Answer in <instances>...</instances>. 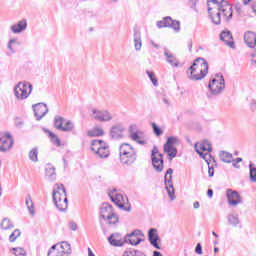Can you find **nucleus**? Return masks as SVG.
<instances>
[{"label":"nucleus","instance_id":"10","mask_svg":"<svg viewBox=\"0 0 256 256\" xmlns=\"http://www.w3.org/2000/svg\"><path fill=\"white\" fill-rule=\"evenodd\" d=\"M158 29L167 28L173 29L176 33L181 31V22L179 20H173L171 16H166L162 20L157 21L156 23Z\"/></svg>","mask_w":256,"mask_h":256},{"label":"nucleus","instance_id":"55","mask_svg":"<svg viewBox=\"0 0 256 256\" xmlns=\"http://www.w3.org/2000/svg\"><path fill=\"white\" fill-rule=\"evenodd\" d=\"M69 228L71 229V231H77V223L75 222H70L69 223Z\"/></svg>","mask_w":256,"mask_h":256},{"label":"nucleus","instance_id":"57","mask_svg":"<svg viewBox=\"0 0 256 256\" xmlns=\"http://www.w3.org/2000/svg\"><path fill=\"white\" fill-rule=\"evenodd\" d=\"M188 49H189V52L191 53V51H193V40H188Z\"/></svg>","mask_w":256,"mask_h":256},{"label":"nucleus","instance_id":"27","mask_svg":"<svg viewBox=\"0 0 256 256\" xmlns=\"http://www.w3.org/2000/svg\"><path fill=\"white\" fill-rule=\"evenodd\" d=\"M43 131L48 134L49 139L53 145H55L56 147H61V139H59L55 133L51 132V130L46 128H44Z\"/></svg>","mask_w":256,"mask_h":256},{"label":"nucleus","instance_id":"58","mask_svg":"<svg viewBox=\"0 0 256 256\" xmlns=\"http://www.w3.org/2000/svg\"><path fill=\"white\" fill-rule=\"evenodd\" d=\"M250 107L252 111H256V100H252Z\"/></svg>","mask_w":256,"mask_h":256},{"label":"nucleus","instance_id":"18","mask_svg":"<svg viewBox=\"0 0 256 256\" xmlns=\"http://www.w3.org/2000/svg\"><path fill=\"white\" fill-rule=\"evenodd\" d=\"M148 241L150 242V245H152V247H154L155 249H161V246L159 245V234H157L156 228L149 229Z\"/></svg>","mask_w":256,"mask_h":256},{"label":"nucleus","instance_id":"22","mask_svg":"<svg viewBox=\"0 0 256 256\" xmlns=\"http://www.w3.org/2000/svg\"><path fill=\"white\" fill-rule=\"evenodd\" d=\"M12 33L14 34H19V33H23V31H25V29H27V20L26 19H22L20 21L17 22V24H14L10 27Z\"/></svg>","mask_w":256,"mask_h":256},{"label":"nucleus","instance_id":"62","mask_svg":"<svg viewBox=\"0 0 256 256\" xmlns=\"http://www.w3.org/2000/svg\"><path fill=\"white\" fill-rule=\"evenodd\" d=\"M153 256H163V254H161L159 251H154Z\"/></svg>","mask_w":256,"mask_h":256},{"label":"nucleus","instance_id":"49","mask_svg":"<svg viewBox=\"0 0 256 256\" xmlns=\"http://www.w3.org/2000/svg\"><path fill=\"white\" fill-rule=\"evenodd\" d=\"M159 155H162L159 153V148L157 146H153L152 152H151V159H157L159 158Z\"/></svg>","mask_w":256,"mask_h":256},{"label":"nucleus","instance_id":"33","mask_svg":"<svg viewBox=\"0 0 256 256\" xmlns=\"http://www.w3.org/2000/svg\"><path fill=\"white\" fill-rule=\"evenodd\" d=\"M122 256H147V254L141 250L128 249L124 251Z\"/></svg>","mask_w":256,"mask_h":256},{"label":"nucleus","instance_id":"46","mask_svg":"<svg viewBox=\"0 0 256 256\" xmlns=\"http://www.w3.org/2000/svg\"><path fill=\"white\" fill-rule=\"evenodd\" d=\"M100 119H101V122H107V121H111V119H113V116L109 111L102 110V118Z\"/></svg>","mask_w":256,"mask_h":256},{"label":"nucleus","instance_id":"12","mask_svg":"<svg viewBox=\"0 0 256 256\" xmlns=\"http://www.w3.org/2000/svg\"><path fill=\"white\" fill-rule=\"evenodd\" d=\"M13 136L11 133L7 132L5 134H0V152L7 153L13 147Z\"/></svg>","mask_w":256,"mask_h":256},{"label":"nucleus","instance_id":"32","mask_svg":"<svg viewBox=\"0 0 256 256\" xmlns=\"http://www.w3.org/2000/svg\"><path fill=\"white\" fill-rule=\"evenodd\" d=\"M129 132L132 141H137V139H141V137L139 136V130L137 129V125L132 124L129 127Z\"/></svg>","mask_w":256,"mask_h":256},{"label":"nucleus","instance_id":"51","mask_svg":"<svg viewBox=\"0 0 256 256\" xmlns=\"http://www.w3.org/2000/svg\"><path fill=\"white\" fill-rule=\"evenodd\" d=\"M215 167H217V165L215 164H209L208 165V175L209 177H214L215 176Z\"/></svg>","mask_w":256,"mask_h":256},{"label":"nucleus","instance_id":"42","mask_svg":"<svg viewBox=\"0 0 256 256\" xmlns=\"http://www.w3.org/2000/svg\"><path fill=\"white\" fill-rule=\"evenodd\" d=\"M201 151H208V153H211L213 151V147L211 146V143L209 141L205 140L200 144Z\"/></svg>","mask_w":256,"mask_h":256},{"label":"nucleus","instance_id":"5","mask_svg":"<svg viewBox=\"0 0 256 256\" xmlns=\"http://www.w3.org/2000/svg\"><path fill=\"white\" fill-rule=\"evenodd\" d=\"M100 219L107 221L108 225H117L119 216L113 212V206L104 202L100 208Z\"/></svg>","mask_w":256,"mask_h":256},{"label":"nucleus","instance_id":"61","mask_svg":"<svg viewBox=\"0 0 256 256\" xmlns=\"http://www.w3.org/2000/svg\"><path fill=\"white\" fill-rule=\"evenodd\" d=\"M136 141V143H138L139 145H145V140H140L139 138L137 140H134Z\"/></svg>","mask_w":256,"mask_h":256},{"label":"nucleus","instance_id":"60","mask_svg":"<svg viewBox=\"0 0 256 256\" xmlns=\"http://www.w3.org/2000/svg\"><path fill=\"white\" fill-rule=\"evenodd\" d=\"M193 207L195 209H199V207H201V204L199 203V201H196V202L193 203Z\"/></svg>","mask_w":256,"mask_h":256},{"label":"nucleus","instance_id":"16","mask_svg":"<svg viewBox=\"0 0 256 256\" xmlns=\"http://www.w3.org/2000/svg\"><path fill=\"white\" fill-rule=\"evenodd\" d=\"M226 197L228 199L229 205H232V207H237V205L243 203L239 192L233 191L232 189L227 190Z\"/></svg>","mask_w":256,"mask_h":256},{"label":"nucleus","instance_id":"36","mask_svg":"<svg viewBox=\"0 0 256 256\" xmlns=\"http://www.w3.org/2000/svg\"><path fill=\"white\" fill-rule=\"evenodd\" d=\"M65 123V118L61 116H56L54 119V127L58 129V131H61L63 129V125Z\"/></svg>","mask_w":256,"mask_h":256},{"label":"nucleus","instance_id":"26","mask_svg":"<svg viewBox=\"0 0 256 256\" xmlns=\"http://www.w3.org/2000/svg\"><path fill=\"white\" fill-rule=\"evenodd\" d=\"M164 153L167 154L168 159L170 161H173V159H175V157H177V148L175 146L164 145Z\"/></svg>","mask_w":256,"mask_h":256},{"label":"nucleus","instance_id":"41","mask_svg":"<svg viewBox=\"0 0 256 256\" xmlns=\"http://www.w3.org/2000/svg\"><path fill=\"white\" fill-rule=\"evenodd\" d=\"M228 222L230 223V225H233V227H237L240 223L239 221V216L238 215H229L228 216Z\"/></svg>","mask_w":256,"mask_h":256},{"label":"nucleus","instance_id":"35","mask_svg":"<svg viewBox=\"0 0 256 256\" xmlns=\"http://www.w3.org/2000/svg\"><path fill=\"white\" fill-rule=\"evenodd\" d=\"M28 157L33 163H37V161H39V150L37 148H33L29 152Z\"/></svg>","mask_w":256,"mask_h":256},{"label":"nucleus","instance_id":"8","mask_svg":"<svg viewBox=\"0 0 256 256\" xmlns=\"http://www.w3.org/2000/svg\"><path fill=\"white\" fill-rule=\"evenodd\" d=\"M71 244L68 242H61V244H54L48 251V256H68L71 255Z\"/></svg>","mask_w":256,"mask_h":256},{"label":"nucleus","instance_id":"11","mask_svg":"<svg viewBox=\"0 0 256 256\" xmlns=\"http://www.w3.org/2000/svg\"><path fill=\"white\" fill-rule=\"evenodd\" d=\"M164 185H166V191L170 201H175V187L173 186V168H168L164 175Z\"/></svg>","mask_w":256,"mask_h":256},{"label":"nucleus","instance_id":"39","mask_svg":"<svg viewBox=\"0 0 256 256\" xmlns=\"http://www.w3.org/2000/svg\"><path fill=\"white\" fill-rule=\"evenodd\" d=\"M249 171H250V181L252 183H256V166L253 164V162H250L249 164Z\"/></svg>","mask_w":256,"mask_h":256},{"label":"nucleus","instance_id":"50","mask_svg":"<svg viewBox=\"0 0 256 256\" xmlns=\"http://www.w3.org/2000/svg\"><path fill=\"white\" fill-rule=\"evenodd\" d=\"M242 161H243V158L233 159L232 166L234 167V169H241V165H239V163H241Z\"/></svg>","mask_w":256,"mask_h":256},{"label":"nucleus","instance_id":"43","mask_svg":"<svg viewBox=\"0 0 256 256\" xmlns=\"http://www.w3.org/2000/svg\"><path fill=\"white\" fill-rule=\"evenodd\" d=\"M21 237V230L15 229L12 234L9 236L10 243H15L17 241V238Z\"/></svg>","mask_w":256,"mask_h":256},{"label":"nucleus","instance_id":"53","mask_svg":"<svg viewBox=\"0 0 256 256\" xmlns=\"http://www.w3.org/2000/svg\"><path fill=\"white\" fill-rule=\"evenodd\" d=\"M195 253H197V255H203V246H201V243L196 245Z\"/></svg>","mask_w":256,"mask_h":256},{"label":"nucleus","instance_id":"54","mask_svg":"<svg viewBox=\"0 0 256 256\" xmlns=\"http://www.w3.org/2000/svg\"><path fill=\"white\" fill-rule=\"evenodd\" d=\"M235 9L238 15H241V13L243 12V6H241V3L239 2L235 4Z\"/></svg>","mask_w":256,"mask_h":256},{"label":"nucleus","instance_id":"34","mask_svg":"<svg viewBox=\"0 0 256 256\" xmlns=\"http://www.w3.org/2000/svg\"><path fill=\"white\" fill-rule=\"evenodd\" d=\"M26 207L30 213V215H35V205L33 204V199H31V196L28 195L26 197Z\"/></svg>","mask_w":256,"mask_h":256},{"label":"nucleus","instance_id":"9","mask_svg":"<svg viewBox=\"0 0 256 256\" xmlns=\"http://www.w3.org/2000/svg\"><path fill=\"white\" fill-rule=\"evenodd\" d=\"M91 145V151L98 155L100 159H107L109 157V146L103 144V140H92Z\"/></svg>","mask_w":256,"mask_h":256},{"label":"nucleus","instance_id":"63","mask_svg":"<svg viewBox=\"0 0 256 256\" xmlns=\"http://www.w3.org/2000/svg\"><path fill=\"white\" fill-rule=\"evenodd\" d=\"M251 57H253L252 62L256 64V52L252 53Z\"/></svg>","mask_w":256,"mask_h":256},{"label":"nucleus","instance_id":"21","mask_svg":"<svg viewBox=\"0 0 256 256\" xmlns=\"http://www.w3.org/2000/svg\"><path fill=\"white\" fill-rule=\"evenodd\" d=\"M255 41H256V34L252 31H248L244 33V43H246L247 47L250 49H255Z\"/></svg>","mask_w":256,"mask_h":256},{"label":"nucleus","instance_id":"23","mask_svg":"<svg viewBox=\"0 0 256 256\" xmlns=\"http://www.w3.org/2000/svg\"><path fill=\"white\" fill-rule=\"evenodd\" d=\"M164 57H166V61L171 67H179V60L167 48L164 49Z\"/></svg>","mask_w":256,"mask_h":256},{"label":"nucleus","instance_id":"30","mask_svg":"<svg viewBox=\"0 0 256 256\" xmlns=\"http://www.w3.org/2000/svg\"><path fill=\"white\" fill-rule=\"evenodd\" d=\"M219 157L223 163H233V154L227 151H221Z\"/></svg>","mask_w":256,"mask_h":256},{"label":"nucleus","instance_id":"40","mask_svg":"<svg viewBox=\"0 0 256 256\" xmlns=\"http://www.w3.org/2000/svg\"><path fill=\"white\" fill-rule=\"evenodd\" d=\"M11 252L15 256H27V251H25V249L21 247L12 248Z\"/></svg>","mask_w":256,"mask_h":256},{"label":"nucleus","instance_id":"25","mask_svg":"<svg viewBox=\"0 0 256 256\" xmlns=\"http://www.w3.org/2000/svg\"><path fill=\"white\" fill-rule=\"evenodd\" d=\"M133 37L135 51H141V48L143 47V41L141 40V32L134 30Z\"/></svg>","mask_w":256,"mask_h":256},{"label":"nucleus","instance_id":"3","mask_svg":"<svg viewBox=\"0 0 256 256\" xmlns=\"http://www.w3.org/2000/svg\"><path fill=\"white\" fill-rule=\"evenodd\" d=\"M57 190H53L52 199L54 205H56L58 211L65 212L67 207H69V200L67 199V190L65 185L56 184Z\"/></svg>","mask_w":256,"mask_h":256},{"label":"nucleus","instance_id":"17","mask_svg":"<svg viewBox=\"0 0 256 256\" xmlns=\"http://www.w3.org/2000/svg\"><path fill=\"white\" fill-rule=\"evenodd\" d=\"M220 41H223L227 47L235 49V42L233 41V34L229 30H223L220 33Z\"/></svg>","mask_w":256,"mask_h":256},{"label":"nucleus","instance_id":"44","mask_svg":"<svg viewBox=\"0 0 256 256\" xmlns=\"http://www.w3.org/2000/svg\"><path fill=\"white\" fill-rule=\"evenodd\" d=\"M92 117L93 119H95L96 121H100L103 118V111H100L98 109H92Z\"/></svg>","mask_w":256,"mask_h":256},{"label":"nucleus","instance_id":"64","mask_svg":"<svg viewBox=\"0 0 256 256\" xmlns=\"http://www.w3.org/2000/svg\"><path fill=\"white\" fill-rule=\"evenodd\" d=\"M252 9L255 10L256 9V2L252 3Z\"/></svg>","mask_w":256,"mask_h":256},{"label":"nucleus","instance_id":"1","mask_svg":"<svg viewBox=\"0 0 256 256\" xmlns=\"http://www.w3.org/2000/svg\"><path fill=\"white\" fill-rule=\"evenodd\" d=\"M208 14L214 25H221V15L230 21L233 19V7L227 0H208Z\"/></svg>","mask_w":256,"mask_h":256},{"label":"nucleus","instance_id":"6","mask_svg":"<svg viewBox=\"0 0 256 256\" xmlns=\"http://www.w3.org/2000/svg\"><path fill=\"white\" fill-rule=\"evenodd\" d=\"M33 93V84L29 82H18L14 86V95L18 101H25Z\"/></svg>","mask_w":256,"mask_h":256},{"label":"nucleus","instance_id":"47","mask_svg":"<svg viewBox=\"0 0 256 256\" xmlns=\"http://www.w3.org/2000/svg\"><path fill=\"white\" fill-rule=\"evenodd\" d=\"M152 129L156 137H161V135H163V130L155 122H152Z\"/></svg>","mask_w":256,"mask_h":256},{"label":"nucleus","instance_id":"45","mask_svg":"<svg viewBox=\"0 0 256 256\" xmlns=\"http://www.w3.org/2000/svg\"><path fill=\"white\" fill-rule=\"evenodd\" d=\"M146 74L148 75L150 81L152 82V84L154 85V87H159V81L155 78V73L146 70Z\"/></svg>","mask_w":256,"mask_h":256},{"label":"nucleus","instance_id":"24","mask_svg":"<svg viewBox=\"0 0 256 256\" xmlns=\"http://www.w3.org/2000/svg\"><path fill=\"white\" fill-rule=\"evenodd\" d=\"M108 241L112 247H123L125 245V241L121 240V235L118 233L111 234L108 237Z\"/></svg>","mask_w":256,"mask_h":256},{"label":"nucleus","instance_id":"31","mask_svg":"<svg viewBox=\"0 0 256 256\" xmlns=\"http://www.w3.org/2000/svg\"><path fill=\"white\" fill-rule=\"evenodd\" d=\"M46 177L49 179V181H55L57 179V172L55 170V167L49 166L45 169Z\"/></svg>","mask_w":256,"mask_h":256},{"label":"nucleus","instance_id":"52","mask_svg":"<svg viewBox=\"0 0 256 256\" xmlns=\"http://www.w3.org/2000/svg\"><path fill=\"white\" fill-rule=\"evenodd\" d=\"M17 43L16 39H10L8 42V49L11 51V53L15 54V49H13V44Z\"/></svg>","mask_w":256,"mask_h":256},{"label":"nucleus","instance_id":"2","mask_svg":"<svg viewBox=\"0 0 256 256\" xmlns=\"http://www.w3.org/2000/svg\"><path fill=\"white\" fill-rule=\"evenodd\" d=\"M189 71L187 74L191 81H201V79H205L207 73H209V63L205 58L198 57L189 67Z\"/></svg>","mask_w":256,"mask_h":256},{"label":"nucleus","instance_id":"7","mask_svg":"<svg viewBox=\"0 0 256 256\" xmlns=\"http://www.w3.org/2000/svg\"><path fill=\"white\" fill-rule=\"evenodd\" d=\"M215 77L210 79L208 89L212 95H221L225 89V77L222 73H217Z\"/></svg>","mask_w":256,"mask_h":256},{"label":"nucleus","instance_id":"29","mask_svg":"<svg viewBox=\"0 0 256 256\" xmlns=\"http://www.w3.org/2000/svg\"><path fill=\"white\" fill-rule=\"evenodd\" d=\"M87 135L88 137H103V135H105V131L103 128L94 127L87 131Z\"/></svg>","mask_w":256,"mask_h":256},{"label":"nucleus","instance_id":"37","mask_svg":"<svg viewBox=\"0 0 256 256\" xmlns=\"http://www.w3.org/2000/svg\"><path fill=\"white\" fill-rule=\"evenodd\" d=\"M74 127H75V124H73V122L65 119V122L62 126L61 131H64L65 133H69L70 131H73Z\"/></svg>","mask_w":256,"mask_h":256},{"label":"nucleus","instance_id":"15","mask_svg":"<svg viewBox=\"0 0 256 256\" xmlns=\"http://www.w3.org/2000/svg\"><path fill=\"white\" fill-rule=\"evenodd\" d=\"M110 199L116 207H119V209L128 212L131 211V206H125V199H127V197L123 196V194L117 193L115 195L110 196Z\"/></svg>","mask_w":256,"mask_h":256},{"label":"nucleus","instance_id":"38","mask_svg":"<svg viewBox=\"0 0 256 256\" xmlns=\"http://www.w3.org/2000/svg\"><path fill=\"white\" fill-rule=\"evenodd\" d=\"M15 226L13 225V222L9 218H4L1 223V229H4V231H7L9 229H13Z\"/></svg>","mask_w":256,"mask_h":256},{"label":"nucleus","instance_id":"19","mask_svg":"<svg viewBox=\"0 0 256 256\" xmlns=\"http://www.w3.org/2000/svg\"><path fill=\"white\" fill-rule=\"evenodd\" d=\"M151 161L156 173H163V169H165V160L163 159V154H158V158H151Z\"/></svg>","mask_w":256,"mask_h":256},{"label":"nucleus","instance_id":"14","mask_svg":"<svg viewBox=\"0 0 256 256\" xmlns=\"http://www.w3.org/2000/svg\"><path fill=\"white\" fill-rule=\"evenodd\" d=\"M143 232L141 230H134L130 234H127L124 238V243H129V245H139L143 241Z\"/></svg>","mask_w":256,"mask_h":256},{"label":"nucleus","instance_id":"48","mask_svg":"<svg viewBox=\"0 0 256 256\" xmlns=\"http://www.w3.org/2000/svg\"><path fill=\"white\" fill-rule=\"evenodd\" d=\"M178 141H179V138H177L175 136H170V137H168V139L164 145L173 147Z\"/></svg>","mask_w":256,"mask_h":256},{"label":"nucleus","instance_id":"28","mask_svg":"<svg viewBox=\"0 0 256 256\" xmlns=\"http://www.w3.org/2000/svg\"><path fill=\"white\" fill-rule=\"evenodd\" d=\"M196 153H198V155H200V157L206 161L207 165H211V161L214 163V165H217L215 157H213L211 154L203 153L199 149H196Z\"/></svg>","mask_w":256,"mask_h":256},{"label":"nucleus","instance_id":"59","mask_svg":"<svg viewBox=\"0 0 256 256\" xmlns=\"http://www.w3.org/2000/svg\"><path fill=\"white\" fill-rule=\"evenodd\" d=\"M207 195H208L209 199H212L213 198V189H208Z\"/></svg>","mask_w":256,"mask_h":256},{"label":"nucleus","instance_id":"4","mask_svg":"<svg viewBox=\"0 0 256 256\" xmlns=\"http://www.w3.org/2000/svg\"><path fill=\"white\" fill-rule=\"evenodd\" d=\"M119 157L122 165H133L137 161V150L129 143H123L119 147Z\"/></svg>","mask_w":256,"mask_h":256},{"label":"nucleus","instance_id":"20","mask_svg":"<svg viewBox=\"0 0 256 256\" xmlns=\"http://www.w3.org/2000/svg\"><path fill=\"white\" fill-rule=\"evenodd\" d=\"M123 131H125V128L121 124H116L111 127L110 129V135L113 139H122L123 137Z\"/></svg>","mask_w":256,"mask_h":256},{"label":"nucleus","instance_id":"56","mask_svg":"<svg viewBox=\"0 0 256 256\" xmlns=\"http://www.w3.org/2000/svg\"><path fill=\"white\" fill-rule=\"evenodd\" d=\"M162 102L164 103V105H166V107H169V105H171V102H169V99L167 97H163Z\"/></svg>","mask_w":256,"mask_h":256},{"label":"nucleus","instance_id":"13","mask_svg":"<svg viewBox=\"0 0 256 256\" xmlns=\"http://www.w3.org/2000/svg\"><path fill=\"white\" fill-rule=\"evenodd\" d=\"M32 109L34 111V116L36 118V121H41L49 113V108L47 107V104L41 102L37 104L32 105Z\"/></svg>","mask_w":256,"mask_h":256}]
</instances>
